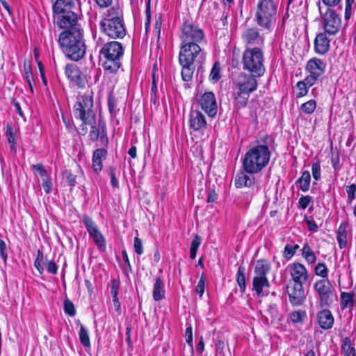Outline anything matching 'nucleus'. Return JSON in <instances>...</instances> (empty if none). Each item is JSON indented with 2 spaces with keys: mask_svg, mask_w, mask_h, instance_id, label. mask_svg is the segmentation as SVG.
<instances>
[{
  "mask_svg": "<svg viewBox=\"0 0 356 356\" xmlns=\"http://www.w3.org/2000/svg\"><path fill=\"white\" fill-rule=\"evenodd\" d=\"M316 108V102L314 99H310L300 106V110L307 115L313 113Z\"/></svg>",
  "mask_w": 356,
  "mask_h": 356,
  "instance_id": "4c0bfd02",
  "label": "nucleus"
},
{
  "mask_svg": "<svg viewBox=\"0 0 356 356\" xmlns=\"http://www.w3.org/2000/svg\"><path fill=\"white\" fill-rule=\"evenodd\" d=\"M165 284L161 277L155 279L153 288V298L155 301H160L165 298Z\"/></svg>",
  "mask_w": 356,
  "mask_h": 356,
  "instance_id": "393cba45",
  "label": "nucleus"
},
{
  "mask_svg": "<svg viewBox=\"0 0 356 356\" xmlns=\"http://www.w3.org/2000/svg\"><path fill=\"white\" fill-rule=\"evenodd\" d=\"M289 317L293 324L302 325L306 321L307 315L305 310L298 309L291 312Z\"/></svg>",
  "mask_w": 356,
  "mask_h": 356,
  "instance_id": "cd10ccee",
  "label": "nucleus"
},
{
  "mask_svg": "<svg viewBox=\"0 0 356 356\" xmlns=\"http://www.w3.org/2000/svg\"><path fill=\"white\" fill-rule=\"evenodd\" d=\"M220 67L218 62H216L211 69L209 78L213 82L216 83L220 79Z\"/></svg>",
  "mask_w": 356,
  "mask_h": 356,
  "instance_id": "79ce46f5",
  "label": "nucleus"
},
{
  "mask_svg": "<svg viewBox=\"0 0 356 356\" xmlns=\"http://www.w3.org/2000/svg\"><path fill=\"white\" fill-rule=\"evenodd\" d=\"M346 191L347 193V202L351 204L356 199V184H352L346 186Z\"/></svg>",
  "mask_w": 356,
  "mask_h": 356,
  "instance_id": "37998d69",
  "label": "nucleus"
},
{
  "mask_svg": "<svg viewBox=\"0 0 356 356\" xmlns=\"http://www.w3.org/2000/svg\"><path fill=\"white\" fill-rule=\"evenodd\" d=\"M63 309L66 314L70 316H74L76 314V309L73 302L68 298H66L63 302Z\"/></svg>",
  "mask_w": 356,
  "mask_h": 356,
  "instance_id": "c03bdc74",
  "label": "nucleus"
},
{
  "mask_svg": "<svg viewBox=\"0 0 356 356\" xmlns=\"http://www.w3.org/2000/svg\"><path fill=\"white\" fill-rule=\"evenodd\" d=\"M0 256L4 261H6L8 258L7 246L1 238H0Z\"/></svg>",
  "mask_w": 356,
  "mask_h": 356,
  "instance_id": "680f3d73",
  "label": "nucleus"
},
{
  "mask_svg": "<svg viewBox=\"0 0 356 356\" xmlns=\"http://www.w3.org/2000/svg\"><path fill=\"white\" fill-rule=\"evenodd\" d=\"M251 93L245 92L243 91H240L237 90V91L234 93V101L236 106L238 108H245L247 104Z\"/></svg>",
  "mask_w": 356,
  "mask_h": 356,
  "instance_id": "bb28decb",
  "label": "nucleus"
},
{
  "mask_svg": "<svg viewBox=\"0 0 356 356\" xmlns=\"http://www.w3.org/2000/svg\"><path fill=\"white\" fill-rule=\"evenodd\" d=\"M201 243H202L201 237L200 236H198V235H195L194 238L193 239V241L191 242V247H190V250H196V251H197L200 245H201Z\"/></svg>",
  "mask_w": 356,
  "mask_h": 356,
  "instance_id": "e2e57ef3",
  "label": "nucleus"
},
{
  "mask_svg": "<svg viewBox=\"0 0 356 356\" xmlns=\"http://www.w3.org/2000/svg\"><path fill=\"white\" fill-rule=\"evenodd\" d=\"M326 63L318 58H312L306 63L305 71L308 73L307 81L316 83L325 74Z\"/></svg>",
  "mask_w": 356,
  "mask_h": 356,
  "instance_id": "f8f14e48",
  "label": "nucleus"
},
{
  "mask_svg": "<svg viewBox=\"0 0 356 356\" xmlns=\"http://www.w3.org/2000/svg\"><path fill=\"white\" fill-rule=\"evenodd\" d=\"M242 38L244 42L249 44H256L264 41V38L260 35L259 29L256 27L247 29L242 33Z\"/></svg>",
  "mask_w": 356,
  "mask_h": 356,
  "instance_id": "4be33fe9",
  "label": "nucleus"
},
{
  "mask_svg": "<svg viewBox=\"0 0 356 356\" xmlns=\"http://www.w3.org/2000/svg\"><path fill=\"white\" fill-rule=\"evenodd\" d=\"M108 107L110 113L113 114L115 113L116 101L114 97L109 96L108 99Z\"/></svg>",
  "mask_w": 356,
  "mask_h": 356,
  "instance_id": "338daca9",
  "label": "nucleus"
},
{
  "mask_svg": "<svg viewBox=\"0 0 356 356\" xmlns=\"http://www.w3.org/2000/svg\"><path fill=\"white\" fill-rule=\"evenodd\" d=\"M6 136L10 148L14 149L16 145V135L13 131L11 124L9 123L6 124Z\"/></svg>",
  "mask_w": 356,
  "mask_h": 356,
  "instance_id": "e433bc0d",
  "label": "nucleus"
},
{
  "mask_svg": "<svg viewBox=\"0 0 356 356\" xmlns=\"http://www.w3.org/2000/svg\"><path fill=\"white\" fill-rule=\"evenodd\" d=\"M90 125L91 126V130L89 133L90 140L92 142L97 140L99 135H101V139L103 140L106 134L101 126V121H99L98 127L96 126V123Z\"/></svg>",
  "mask_w": 356,
  "mask_h": 356,
  "instance_id": "c756f323",
  "label": "nucleus"
},
{
  "mask_svg": "<svg viewBox=\"0 0 356 356\" xmlns=\"http://www.w3.org/2000/svg\"><path fill=\"white\" fill-rule=\"evenodd\" d=\"M65 73L67 78L74 84L80 88L86 86V78L85 75L80 71L77 66L73 64H67L65 68Z\"/></svg>",
  "mask_w": 356,
  "mask_h": 356,
  "instance_id": "2eb2a0df",
  "label": "nucleus"
},
{
  "mask_svg": "<svg viewBox=\"0 0 356 356\" xmlns=\"http://www.w3.org/2000/svg\"><path fill=\"white\" fill-rule=\"evenodd\" d=\"M134 248L135 252L138 255H141L143 253V246L142 240L138 237H135L134 240Z\"/></svg>",
  "mask_w": 356,
  "mask_h": 356,
  "instance_id": "864d4df0",
  "label": "nucleus"
},
{
  "mask_svg": "<svg viewBox=\"0 0 356 356\" xmlns=\"http://www.w3.org/2000/svg\"><path fill=\"white\" fill-rule=\"evenodd\" d=\"M44 261V254L42 250H38L37 257L34 261V266L39 272L40 274H42L44 272V268L42 266Z\"/></svg>",
  "mask_w": 356,
  "mask_h": 356,
  "instance_id": "a19ab883",
  "label": "nucleus"
},
{
  "mask_svg": "<svg viewBox=\"0 0 356 356\" xmlns=\"http://www.w3.org/2000/svg\"><path fill=\"white\" fill-rule=\"evenodd\" d=\"M58 42L65 56L73 61H79L86 54L83 31H62L58 35Z\"/></svg>",
  "mask_w": 356,
  "mask_h": 356,
  "instance_id": "20e7f679",
  "label": "nucleus"
},
{
  "mask_svg": "<svg viewBox=\"0 0 356 356\" xmlns=\"http://www.w3.org/2000/svg\"><path fill=\"white\" fill-rule=\"evenodd\" d=\"M320 12L321 8L319 7ZM323 25L325 32L330 35H336L341 26V19L340 16L332 9L327 8L323 15L321 13Z\"/></svg>",
  "mask_w": 356,
  "mask_h": 356,
  "instance_id": "9b49d317",
  "label": "nucleus"
},
{
  "mask_svg": "<svg viewBox=\"0 0 356 356\" xmlns=\"http://www.w3.org/2000/svg\"><path fill=\"white\" fill-rule=\"evenodd\" d=\"M261 76H258L255 74L250 73L246 74L245 72H241L237 76L236 80V88L243 92L252 93L254 92L258 87L257 79Z\"/></svg>",
  "mask_w": 356,
  "mask_h": 356,
  "instance_id": "ddd939ff",
  "label": "nucleus"
},
{
  "mask_svg": "<svg viewBox=\"0 0 356 356\" xmlns=\"http://www.w3.org/2000/svg\"><path fill=\"white\" fill-rule=\"evenodd\" d=\"M312 200V197L309 195L302 196L298 201L299 207L302 209H305L311 203Z\"/></svg>",
  "mask_w": 356,
  "mask_h": 356,
  "instance_id": "4d7b16f0",
  "label": "nucleus"
},
{
  "mask_svg": "<svg viewBox=\"0 0 356 356\" xmlns=\"http://www.w3.org/2000/svg\"><path fill=\"white\" fill-rule=\"evenodd\" d=\"M302 251V257L309 264H314L316 261V257L308 243L304 245Z\"/></svg>",
  "mask_w": 356,
  "mask_h": 356,
  "instance_id": "c9c22d12",
  "label": "nucleus"
},
{
  "mask_svg": "<svg viewBox=\"0 0 356 356\" xmlns=\"http://www.w3.org/2000/svg\"><path fill=\"white\" fill-rule=\"evenodd\" d=\"M270 264L265 259H259L257 261L254 267V277H267V274L270 272Z\"/></svg>",
  "mask_w": 356,
  "mask_h": 356,
  "instance_id": "a878e982",
  "label": "nucleus"
},
{
  "mask_svg": "<svg viewBox=\"0 0 356 356\" xmlns=\"http://www.w3.org/2000/svg\"><path fill=\"white\" fill-rule=\"evenodd\" d=\"M270 286L267 277H254L252 279V291H255L257 296H267L268 291L266 289Z\"/></svg>",
  "mask_w": 356,
  "mask_h": 356,
  "instance_id": "aec40b11",
  "label": "nucleus"
},
{
  "mask_svg": "<svg viewBox=\"0 0 356 356\" xmlns=\"http://www.w3.org/2000/svg\"><path fill=\"white\" fill-rule=\"evenodd\" d=\"M188 124L193 131H201L207 129V124L204 115L197 110H192L189 114Z\"/></svg>",
  "mask_w": 356,
  "mask_h": 356,
  "instance_id": "f3484780",
  "label": "nucleus"
},
{
  "mask_svg": "<svg viewBox=\"0 0 356 356\" xmlns=\"http://www.w3.org/2000/svg\"><path fill=\"white\" fill-rule=\"evenodd\" d=\"M205 280L203 275L201 276L195 287V292L202 297L204 292Z\"/></svg>",
  "mask_w": 356,
  "mask_h": 356,
  "instance_id": "6e6d98bb",
  "label": "nucleus"
},
{
  "mask_svg": "<svg viewBox=\"0 0 356 356\" xmlns=\"http://www.w3.org/2000/svg\"><path fill=\"white\" fill-rule=\"evenodd\" d=\"M353 293L342 292L341 293V308L342 310L350 308L352 309L354 306Z\"/></svg>",
  "mask_w": 356,
  "mask_h": 356,
  "instance_id": "2f4dec72",
  "label": "nucleus"
},
{
  "mask_svg": "<svg viewBox=\"0 0 356 356\" xmlns=\"http://www.w3.org/2000/svg\"><path fill=\"white\" fill-rule=\"evenodd\" d=\"M78 324L80 326V330L79 332L80 342L85 348H90V341L88 331L80 322H79Z\"/></svg>",
  "mask_w": 356,
  "mask_h": 356,
  "instance_id": "72a5a7b5",
  "label": "nucleus"
},
{
  "mask_svg": "<svg viewBox=\"0 0 356 356\" xmlns=\"http://www.w3.org/2000/svg\"><path fill=\"white\" fill-rule=\"evenodd\" d=\"M99 29L102 33L112 39H122L126 35L122 10L119 6H113L104 13Z\"/></svg>",
  "mask_w": 356,
  "mask_h": 356,
  "instance_id": "39448f33",
  "label": "nucleus"
},
{
  "mask_svg": "<svg viewBox=\"0 0 356 356\" xmlns=\"http://www.w3.org/2000/svg\"><path fill=\"white\" fill-rule=\"evenodd\" d=\"M92 238L99 251L104 252L106 250V240L101 232L92 237Z\"/></svg>",
  "mask_w": 356,
  "mask_h": 356,
  "instance_id": "58836bf2",
  "label": "nucleus"
},
{
  "mask_svg": "<svg viewBox=\"0 0 356 356\" xmlns=\"http://www.w3.org/2000/svg\"><path fill=\"white\" fill-rule=\"evenodd\" d=\"M271 152L268 145L257 140L245 152L242 159V168L250 175L257 174L266 167L270 161Z\"/></svg>",
  "mask_w": 356,
  "mask_h": 356,
  "instance_id": "f03ea898",
  "label": "nucleus"
},
{
  "mask_svg": "<svg viewBox=\"0 0 356 356\" xmlns=\"http://www.w3.org/2000/svg\"><path fill=\"white\" fill-rule=\"evenodd\" d=\"M287 293L290 303L294 307L302 305L306 298L303 285L302 284H293L292 286H288Z\"/></svg>",
  "mask_w": 356,
  "mask_h": 356,
  "instance_id": "dca6fc26",
  "label": "nucleus"
},
{
  "mask_svg": "<svg viewBox=\"0 0 356 356\" xmlns=\"http://www.w3.org/2000/svg\"><path fill=\"white\" fill-rule=\"evenodd\" d=\"M73 109L74 117L80 120L83 124H95L96 114L94 110L92 92L77 97Z\"/></svg>",
  "mask_w": 356,
  "mask_h": 356,
  "instance_id": "6e6552de",
  "label": "nucleus"
},
{
  "mask_svg": "<svg viewBox=\"0 0 356 356\" xmlns=\"http://www.w3.org/2000/svg\"><path fill=\"white\" fill-rule=\"evenodd\" d=\"M179 29L181 76L184 81L188 82L193 79L196 65H201L205 60L206 52L202 47L206 43L205 35L199 26L190 21H184Z\"/></svg>",
  "mask_w": 356,
  "mask_h": 356,
  "instance_id": "f257e3e1",
  "label": "nucleus"
},
{
  "mask_svg": "<svg viewBox=\"0 0 356 356\" xmlns=\"http://www.w3.org/2000/svg\"><path fill=\"white\" fill-rule=\"evenodd\" d=\"M290 273L293 284H302L307 281L308 273L305 266L300 263L290 265Z\"/></svg>",
  "mask_w": 356,
  "mask_h": 356,
  "instance_id": "a211bd4d",
  "label": "nucleus"
},
{
  "mask_svg": "<svg viewBox=\"0 0 356 356\" xmlns=\"http://www.w3.org/2000/svg\"><path fill=\"white\" fill-rule=\"evenodd\" d=\"M330 40L326 36V33H320L314 40V50L321 55L326 54L330 48Z\"/></svg>",
  "mask_w": 356,
  "mask_h": 356,
  "instance_id": "412c9836",
  "label": "nucleus"
},
{
  "mask_svg": "<svg viewBox=\"0 0 356 356\" xmlns=\"http://www.w3.org/2000/svg\"><path fill=\"white\" fill-rule=\"evenodd\" d=\"M82 222H83V225H85L86 229L88 232H89L90 231L93 230L94 229L97 227V225L92 220V219L86 214L83 216Z\"/></svg>",
  "mask_w": 356,
  "mask_h": 356,
  "instance_id": "49530a36",
  "label": "nucleus"
},
{
  "mask_svg": "<svg viewBox=\"0 0 356 356\" xmlns=\"http://www.w3.org/2000/svg\"><path fill=\"white\" fill-rule=\"evenodd\" d=\"M318 323L323 330H330L334 325V317L329 309H324L317 314Z\"/></svg>",
  "mask_w": 356,
  "mask_h": 356,
  "instance_id": "6ab92c4d",
  "label": "nucleus"
},
{
  "mask_svg": "<svg viewBox=\"0 0 356 356\" xmlns=\"http://www.w3.org/2000/svg\"><path fill=\"white\" fill-rule=\"evenodd\" d=\"M188 325L186 332H185V337L186 343L193 348V329L192 326L190 323H186Z\"/></svg>",
  "mask_w": 356,
  "mask_h": 356,
  "instance_id": "5fc2aeb1",
  "label": "nucleus"
},
{
  "mask_svg": "<svg viewBox=\"0 0 356 356\" xmlns=\"http://www.w3.org/2000/svg\"><path fill=\"white\" fill-rule=\"evenodd\" d=\"M225 343L222 340H218L216 343V353L217 355L224 356Z\"/></svg>",
  "mask_w": 356,
  "mask_h": 356,
  "instance_id": "69168bd1",
  "label": "nucleus"
},
{
  "mask_svg": "<svg viewBox=\"0 0 356 356\" xmlns=\"http://www.w3.org/2000/svg\"><path fill=\"white\" fill-rule=\"evenodd\" d=\"M295 254V252L293 250L292 245L286 244L284 247L283 256L287 259H290Z\"/></svg>",
  "mask_w": 356,
  "mask_h": 356,
  "instance_id": "0e129e2a",
  "label": "nucleus"
},
{
  "mask_svg": "<svg viewBox=\"0 0 356 356\" xmlns=\"http://www.w3.org/2000/svg\"><path fill=\"white\" fill-rule=\"evenodd\" d=\"M312 172L314 179L316 181H318L321 177V165L319 162H316L312 164Z\"/></svg>",
  "mask_w": 356,
  "mask_h": 356,
  "instance_id": "3c124183",
  "label": "nucleus"
},
{
  "mask_svg": "<svg viewBox=\"0 0 356 356\" xmlns=\"http://www.w3.org/2000/svg\"><path fill=\"white\" fill-rule=\"evenodd\" d=\"M107 150L103 148H98L93 152L92 168L96 173H99L103 167L102 161L106 159Z\"/></svg>",
  "mask_w": 356,
  "mask_h": 356,
  "instance_id": "5701e85b",
  "label": "nucleus"
},
{
  "mask_svg": "<svg viewBox=\"0 0 356 356\" xmlns=\"http://www.w3.org/2000/svg\"><path fill=\"white\" fill-rule=\"evenodd\" d=\"M236 282L240 288V291L242 293L245 291L246 282L245 277V268L243 266H239L236 273Z\"/></svg>",
  "mask_w": 356,
  "mask_h": 356,
  "instance_id": "f704fd0d",
  "label": "nucleus"
},
{
  "mask_svg": "<svg viewBox=\"0 0 356 356\" xmlns=\"http://www.w3.org/2000/svg\"><path fill=\"white\" fill-rule=\"evenodd\" d=\"M108 172L111 177V186L115 188H118L119 183L115 176V168L113 166H110L108 169Z\"/></svg>",
  "mask_w": 356,
  "mask_h": 356,
  "instance_id": "09e8293b",
  "label": "nucleus"
},
{
  "mask_svg": "<svg viewBox=\"0 0 356 356\" xmlns=\"http://www.w3.org/2000/svg\"><path fill=\"white\" fill-rule=\"evenodd\" d=\"M311 181V175L309 171H304L301 177L296 181L300 186V189L303 192H307L309 188Z\"/></svg>",
  "mask_w": 356,
  "mask_h": 356,
  "instance_id": "473e14b6",
  "label": "nucleus"
},
{
  "mask_svg": "<svg viewBox=\"0 0 356 356\" xmlns=\"http://www.w3.org/2000/svg\"><path fill=\"white\" fill-rule=\"evenodd\" d=\"M63 177L71 187V190L76 184V175H74L70 170H65L63 172Z\"/></svg>",
  "mask_w": 356,
  "mask_h": 356,
  "instance_id": "ea45409f",
  "label": "nucleus"
},
{
  "mask_svg": "<svg viewBox=\"0 0 356 356\" xmlns=\"http://www.w3.org/2000/svg\"><path fill=\"white\" fill-rule=\"evenodd\" d=\"M24 70L26 80L31 90L33 91L32 81H33V76L32 74L31 66L29 65H26L24 64Z\"/></svg>",
  "mask_w": 356,
  "mask_h": 356,
  "instance_id": "de8ad7c7",
  "label": "nucleus"
},
{
  "mask_svg": "<svg viewBox=\"0 0 356 356\" xmlns=\"http://www.w3.org/2000/svg\"><path fill=\"white\" fill-rule=\"evenodd\" d=\"M120 282L117 279L111 280V293L112 295V298L118 297V292L120 290Z\"/></svg>",
  "mask_w": 356,
  "mask_h": 356,
  "instance_id": "603ef678",
  "label": "nucleus"
},
{
  "mask_svg": "<svg viewBox=\"0 0 356 356\" xmlns=\"http://www.w3.org/2000/svg\"><path fill=\"white\" fill-rule=\"evenodd\" d=\"M32 168L38 172V174L42 178V179L44 178H46L47 177H49L47 170H45L44 167L42 163L33 165L32 166Z\"/></svg>",
  "mask_w": 356,
  "mask_h": 356,
  "instance_id": "bf43d9fd",
  "label": "nucleus"
},
{
  "mask_svg": "<svg viewBox=\"0 0 356 356\" xmlns=\"http://www.w3.org/2000/svg\"><path fill=\"white\" fill-rule=\"evenodd\" d=\"M79 1L56 0L54 3L52 9L54 21L60 29H63V31H83L79 22L78 15L71 10L74 6V1Z\"/></svg>",
  "mask_w": 356,
  "mask_h": 356,
  "instance_id": "7ed1b4c3",
  "label": "nucleus"
},
{
  "mask_svg": "<svg viewBox=\"0 0 356 356\" xmlns=\"http://www.w3.org/2000/svg\"><path fill=\"white\" fill-rule=\"evenodd\" d=\"M42 187L44 191V192L47 194H49L52 191V182L51 178L49 177H47L46 178H44L42 179Z\"/></svg>",
  "mask_w": 356,
  "mask_h": 356,
  "instance_id": "13d9d810",
  "label": "nucleus"
},
{
  "mask_svg": "<svg viewBox=\"0 0 356 356\" xmlns=\"http://www.w3.org/2000/svg\"><path fill=\"white\" fill-rule=\"evenodd\" d=\"M315 83H312V82H309L307 81V77L304 79L302 81H300L296 83V97L300 98L302 97L308 93L309 88L313 86Z\"/></svg>",
  "mask_w": 356,
  "mask_h": 356,
  "instance_id": "c85d7f7f",
  "label": "nucleus"
},
{
  "mask_svg": "<svg viewBox=\"0 0 356 356\" xmlns=\"http://www.w3.org/2000/svg\"><path fill=\"white\" fill-rule=\"evenodd\" d=\"M341 352L343 356H356V349L352 345L349 337H345L342 339Z\"/></svg>",
  "mask_w": 356,
  "mask_h": 356,
  "instance_id": "7c9ffc66",
  "label": "nucleus"
},
{
  "mask_svg": "<svg viewBox=\"0 0 356 356\" xmlns=\"http://www.w3.org/2000/svg\"><path fill=\"white\" fill-rule=\"evenodd\" d=\"M46 268L47 270L53 275H55L57 273L58 271V266L56 264L54 261H46Z\"/></svg>",
  "mask_w": 356,
  "mask_h": 356,
  "instance_id": "052dcab7",
  "label": "nucleus"
},
{
  "mask_svg": "<svg viewBox=\"0 0 356 356\" xmlns=\"http://www.w3.org/2000/svg\"><path fill=\"white\" fill-rule=\"evenodd\" d=\"M264 61V54L258 47L248 48L243 54V69L258 76H264L266 72Z\"/></svg>",
  "mask_w": 356,
  "mask_h": 356,
  "instance_id": "1a4fd4ad",
  "label": "nucleus"
},
{
  "mask_svg": "<svg viewBox=\"0 0 356 356\" xmlns=\"http://www.w3.org/2000/svg\"><path fill=\"white\" fill-rule=\"evenodd\" d=\"M277 6L274 0H259L254 21L261 29L270 31L276 22Z\"/></svg>",
  "mask_w": 356,
  "mask_h": 356,
  "instance_id": "0eeeda50",
  "label": "nucleus"
},
{
  "mask_svg": "<svg viewBox=\"0 0 356 356\" xmlns=\"http://www.w3.org/2000/svg\"><path fill=\"white\" fill-rule=\"evenodd\" d=\"M248 174V172L243 170L236 175L235 178V186L237 188H241L243 186L250 187L254 184V177Z\"/></svg>",
  "mask_w": 356,
  "mask_h": 356,
  "instance_id": "b1692460",
  "label": "nucleus"
},
{
  "mask_svg": "<svg viewBox=\"0 0 356 356\" xmlns=\"http://www.w3.org/2000/svg\"><path fill=\"white\" fill-rule=\"evenodd\" d=\"M337 240L339 243V246L340 249H343V248H346V244H347V236L337 234Z\"/></svg>",
  "mask_w": 356,
  "mask_h": 356,
  "instance_id": "774afa93",
  "label": "nucleus"
},
{
  "mask_svg": "<svg viewBox=\"0 0 356 356\" xmlns=\"http://www.w3.org/2000/svg\"><path fill=\"white\" fill-rule=\"evenodd\" d=\"M201 108L210 117H213L217 113V102L216 97L212 92H206L200 97L198 101Z\"/></svg>",
  "mask_w": 356,
  "mask_h": 356,
  "instance_id": "4468645a",
  "label": "nucleus"
},
{
  "mask_svg": "<svg viewBox=\"0 0 356 356\" xmlns=\"http://www.w3.org/2000/svg\"><path fill=\"white\" fill-rule=\"evenodd\" d=\"M315 274L325 279L328 275V270L325 263H318L314 268Z\"/></svg>",
  "mask_w": 356,
  "mask_h": 356,
  "instance_id": "a18cd8bd",
  "label": "nucleus"
},
{
  "mask_svg": "<svg viewBox=\"0 0 356 356\" xmlns=\"http://www.w3.org/2000/svg\"><path fill=\"white\" fill-rule=\"evenodd\" d=\"M331 163L332 168L335 170H339L341 169V165H340V156L338 152L332 153Z\"/></svg>",
  "mask_w": 356,
  "mask_h": 356,
  "instance_id": "8fccbe9b",
  "label": "nucleus"
},
{
  "mask_svg": "<svg viewBox=\"0 0 356 356\" xmlns=\"http://www.w3.org/2000/svg\"><path fill=\"white\" fill-rule=\"evenodd\" d=\"M314 289L318 297V305L321 308L329 307L333 302V289L331 282L327 279L317 280Z\"/></svg>",
  "mask_w": 356,
  "mask_h": 356,
  "instance_id": "9d476101",
  "label": "nucleus"
},
{
  "mask_svg": "<svg viewBox=\"0 0 356 356\" xmlns=\"http://www.w3.org/2000/svg\"><path fill=\"white\" fill-rule=\"evenodd\" d=\"M124 51L122 43L118 41L105 43L99 51L104 70L109 73L116 72L122 66Z\"/></svg>",
  "mask_w": 356,
  "mask_h": 356,
  "instance_id": "423d86ee",
  "label": "nucleus"
}]
</instances>
